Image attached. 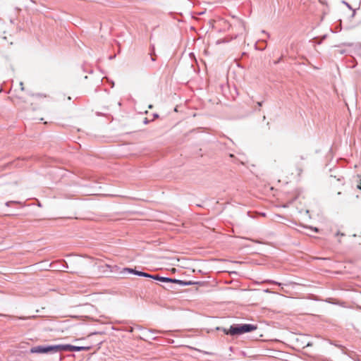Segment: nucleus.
<instances>
[{"label": "nucleus", "instance_id": "obj_7", "mask_svg": "<svg viewBox=\"0 0 361 361\" xmlns=\"http://www.w3.org/2000/svg\"><path fill=\"white\" fill-rule=\"evenodd\" d=\"M237 25L239 27V30H240V33L246 31L245 23L243 20H242L240 19H238L237 20Z\"/></svg>", "mask_w": 361, "mask_h": 361}, {"label": "nucleus", "instance_id": "obj_4", "mask_svg": "<svg viewBox=\"0 0 361 361\" xmlns=\"http://www.w3.org/2000/svg\"><path fill=\"white\" fill-rule=\"evenodd\" d=\"M90 347H84V346H75L70 344H65V350L64 351H82V350H88Z\"/></svg>", "mask_w": 361, "mask_h": 361}, {"label": "nucleus", "instance_id": "obj_6", "mask_svg": "<svg viewBox=\"0 0 361 361\" xmlns=\"http://www.w3.org/2000/svg\"><path fill=\"white\" fill-rule=\"evenodd\" d=\"M121 273H123V274H125V273H131V274H134L135 275L142 276V274L143 273V271H136V270L130 269V268H124L123 269V271H121Z\"/></svg>", "mask_w": 361, "mask_h": 361}, {"label": "nucleus", "instance_id": "obj_9", "mask_svg": "<svg viewBox=\"0 0 361 361\" xmlns=\"http://www.w3.org/2000/svg\"><path fill=\"white\" fill-rule=\"evenodd\" d=\"M13 202H7L6 203V205L8 207V206H10V204H11V203H13Z\"/></svg>", "mask_w": 361, "mask_h": 361}, {"label": "nucleus", "instance_id": "obj_1", "mask_svg": "<svg viewBox=\"0 0 361 361\" xmlns=\"http://www.w3.org/2000/svg\"><path fill=\"white\" fill-rule=\"evenodd\" d=\"M257 326L251 324L232 325L229 329L223 328L222 331L226 335L235 336L250 332L257 329Z\"/></svg>", "mask_w": 361, "mask_h": 361}, {"label": "nucleus", "instance_id": "obj_8", "mask_svg": "<svg viewBox=\"0 0 361 361\" xmlns=\"http://www.w3.org/2000/svg\"><path fill=\"white\" fill-rule=\"evenodd\" d=\"M101 268L103 269V272H111L112 271L111 267L108 264L102 266Z\"/></svg>", "mask_w": 361, "mask_h": 361}, {"label": "nucleus", "instance_id": "obj_3", "mask_svg": "<svg viewBox=\"0 0 361 361\" xmlns=\"http://www.w3.org/2000/svg\"><path fill=\"white\" fill-rule=\"evenodd\" d=\"M31 353H51L50 345H37L30 348Z\"/></svg>", "mask_w": 361, "mask_h": 361}, {"label": "nucleus", "instance_id": "obj_5", "mask_svg": "<svg viewBox=\"0 0 361 361\" xmlns=\"http://www.w3.org/2000/svg\"><path fill=\"white\" fill-rule=\"evenodd\" d=\"M51 353H57L65 350V344L50 345Z\"/></svg>", "mask_w": 361, "mask_h": 361}, {"label": "nucleus", "instance_id": "obj_10", "mask_svg": "<svg viewBox=\"0 0 361 361\" xmlns=\"http://www.w3.org/2000/svg\"><path fill=\"white\" fill-rule=\"evenodd\" d=\"M257 105H258L259 106H262V102H257Z\"/></svg>", "mask_w": 361, "mask_h": 361}, {"label": "nucleus", "instance_id": "obj_13", "mask_svg": "<svg viewBox=\"0 0 361 361\" xmlns=\"http://www.w3.org/2000/svg\"><path fill=\"white\" fill-rule=\"evenodd\" d=\"M314 231L317 232L318 231V229L317 228H314Z\"/></svg>", "mask_w": 361, "mask_h": 361}, {"label": "nucleus", "instance_id": "obj_2", "mask_svg": "<svg viewBox=\"0 0 361 361\" xmlns=\"http://www.w3.org/2000/svg\"><path fill=\"white\" fill-rule=\"evenodd\" d=\"M142 276L153 279L161 281V282L176 283H182V281L178 279H170L168 277L159 276L157 275H150L145 272H143L142 274Z\"/></svg>", "mask_w": 361, "mask_h": 361}, {"label": "nucleus", "instance_id": "obj_11", "mask_svg": "<svg viewBox=\"0 0 361 361\" xmlns=\"http://www.w3.org/2000/svg\"><path fill=\"white\" fill-rule=\"evenodd\" d=\"M20 87H22L21 90H23L24 89L23 87V82H20Z\"/></svg>", "mask_w": 361, "mask_h": 361}, {"label": "nucleus", "instance_id": "obj_12", "mask_svg": "<svg viewBox=\"0 0 361 361\" xmlns=\"http://www.w3.org/2000/svg\"><path fill=\"white\" fill-rule=\"evenodd\" d=\"M310 345H311V344L310 343H307L306 345V346H310Z\"/></svg>", "mask_w": 361, "mask_h": 361}]
</instances>
